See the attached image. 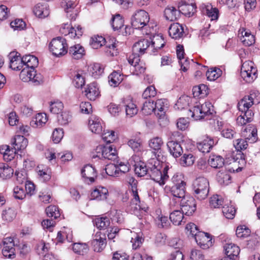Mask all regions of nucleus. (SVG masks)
Masks as SVG:
<instances>
[{
	"mask_svg": "<svg viewBox=\"0 0 260 260\" xmlns=\"http://www.w3.org/2000/svg\"><path fill=\"white\" fill-rule=\"evenodd\" d=\"M193 188H209L208 180L204 177H199L196 179L192 184Z\"/></svg>",
	"mask_w": 260,
	"mask_h": 260,
	"instance_id": "6e6d98bb",
	"label": "nucleus"
},
{
	"mask_svg": "<svg viewBox=\"0 0 260 260\" xmlns=\"http://www.w3.org/2000/svg\"><path fill=\"white\" fill-rule=\"evenodd\" d=\"M135 171L139 177L144 176L148 174V167L144 162L140 161L135 164Z\"/></svg>",
	"mask_w": 260,
	"mask_h": 260,
	"instance_id": "864d4df0",
	"label": "nucleus"
},
{
	"mask_svg": "<svg viewBox=\"0 0 260 260\" xmlns=\"http://www.w3.org/2000/svg\"><path fill=\"white\" fill-rule=\"evenodd\" d=\"M131 233L132 234L131 240L132 247L134 249H136L140 247L144 242L143 234L141 232L133 233L132 231H131Z\"/></svg>",
	"mask_w": 260,
	"mask_h": 260,
	"instance_id": "a19ab883",
	"label": "nucleus"
},
{
	"mask_svg": "<svg viewBox=\"0 0 260 260\" xmlns=\"http://www.w3.org/2000/svg\"><path fill=\"white\" fill-rule=\"evenodd\" d=\"M13 144L15 151L23 150L26 148L28 145V140L22 136L17 135L14 138Z\"/></svg>",
	"mask_w": 260,
	"mask_h": 260,
	"instance_id": "e433bc0d",
	"label": "nucleus"
},
{
	"mask_svg": "<svg viewBox=\"0 0 260 260\" xmlns=\"http://www.w3.org/2000/svg\"><path fill=\"white\" fill-rule=\"evenodd\" d=\"M148 174L151 178L160 185L165 184L168 180V169L162 162L156 158L150 159L148 162Z\"/></svg>",
	"mask_w": 260,
	"mask_h": 260,
	"instance_id": "f03ea898",
	"label": "nucleus"
},
{
	"mask_svg": "<svg viewBox=\"0 0 260 260\" xmlns=\"http://www.w3.org/2000/svg\"><path fill=\"white\" fill-rule=\"evenodd\" d=\"M238 37L243 45L250 46L255 42V36L250 30L244 27H241L238 31Z\"/></svg>",
	"mask_w": 260,
	"mask_h": 260,
	"instance_id": "ddd939ff",
	"label": "nucleus"
},
{
	"mask_svg": "<svg viewBox=\"0 0 260 260\" xmlns=\"http://www.w3.org/2000/svg\"><path fill=\"white\" fill-rule=\"evenodd\" d=\"M49 49L56 56L59 57L65 55L68 50L66 40L60 37L54 38L49 44Z\"/></svg>",
	"mask_w": 260,
	"mask_h": 260,
	"instance_id": "6e6552de",
	"label": "nucleus"
},
{
	"mask_svg": "<svg viewBox=\"0 0 260 260\" xmlns=\"http://www.w3.org/2000/svg\"><path fill=\"white\" fill-rule=\"evenodd\" d=\"M217 127L221 131L222 136L228 139H232L234 137L236 133L234 127L230 124L225 123L223 121H217Z\"/></svg>",
	"mask_w": 260,
	"mask_h": 260,
	"instance_id": "f3484780",
	"label": "nucleus"
},
{
	"mask_svg": "<svg viewBox=\"0 0 260 260\" xmlns=\"http://www.w3.org/2000/svg\"><path fill=\"white\" fill-rule=\"evenodd\" d=\"M155 110H157L161 113H165L168 107V102L167 99H157L154 102Z\"/></svg>",
	"mask_w": 260,
	"mask_h": 260,
	"instance_id": "bf43d9fd",
	"label": "nucleus"
},
{
	"mask_svg": "<svg viewBox=\"0 0 260 260\" xmlns=\"http://www.w3.org/2000/svg\"><path fill=\"white\" fill-rule=\"evenodd\" d=\"M217 179L220 184L228 185L231 182V176L225 169H222L217 173Z\"/></svg>",
	"mask_w": 260,
	"mask_h": 260,
	"instance_id": "49530a36",
	"label": "nucleus"
},
{
	"mask_svg": "<svg viewBox=\"0 0 260 260\" xmlns=\"http://www.w3.org/2000/svg\"><path fill=\"white\" fill-rule=\"evenodd\" d=\"M85 95L87 97L97 98L100 95V91L96 83L88 84L85 90Z\"/></svg>",
	"mask_w": 260,
	"mask_h": 260,
	"instance_id": "ea45409f",
	"label": "nucleus"
},
{
	"mask_svg": "<svg viewBox=\"0 0 260 260\" xmlns=\"http://www.w3.org/2000/svg\"><path fill=\"white\" fill-rule=\"evenodd\" d=\"M128 183L132 188V199L129 209L133 214H137L138 211L146 212L148 207L141 203L137 189V181L133 178H129Z\"/></svg>",
	"mask_w": 260,
	"mask_h": 260,
	"instance_id": "20e7f679",
	"label": "nucleus"
},
{
	"mask_svg": "<svg viewBox=\"0 0 260 260\" xmlns=\"http://www.w3.org/2000/svg\"><path fill=\"white\" fill-rule=\"evenodd\" d=\"M109 82L111 86H118L123 80V76L117 71L113 72L108 77Z\"/></svg>",
	"mask_w": 260,
	"mask_h": 260,
	"instance_id": "de8ad7c7",
	"label": "nucleus"
},
{
	"mask_svg": "<svg viewBox=\"0 0 260 260\" xmlns=\"http://www.w3.org/2000/svg\"><path fill=\"white\" fill-rule=\"evenodd\" d=\"M183 175L181 174H175L172 180L174 185L171 188L170 192L174 197L180 199L184 198L186 195V182L183 180Z\"/></svg>",
	"mask_w": 260,
	"mask_h": 260,
	"instance_id": "39448f33",
	"label": "nucleus"
},
{
	"mask_svg": "<svg viewBox=\"0 0 260 260\" xmlns=\"http://www.w3.org/2000/svg\"><path fill=\"white\" fill-rule=\"evenodd\" d=\"M164 13L166 19L170 21L175 20L178 15L177 10L174 7H168L165 10Z\"/></svg>",
	"mask_w": 260,
	"mask_h": 260,
	"instance_id": "680f3d73",
	"label": "nucleus"
},
{
	"mask_svg": "<svg viewBox=\"0 0 260 260\" xmlns=\"http://www.w3.org/2000/svg\"><path fill=\"white\" fill-rule=\"evenodd\" d=\"M155 110L154 101L152 99H148L143 104L142 112L145 115L151 114Z\"/></svg>",
	"mask_w": 260,
	"mask_h": 260,
	"instance_id": "4d7b16f0",
	"label": "nucleus"
},
{
	"mask_svg": "<svg viewBox=\"0 0 260 260\" xmlns=\"http://www.w3.org/2000/svg\"><path fill=\"white\" fill-rule=\"evenodd\" d=\"M179 11L185 16L190 17L196 12V6L194 4H187L181 2L178 6Z\"/></svg>",
	"mask_w": 260,
	"mask_h": 260,
	"instance_id": "393cba45",
	"label": "nucleus"
},
{
	"mask_svg": "<svg viewBox=\"0 0 260 260\" xmlns=\"http://www.w3.org/2000/svg\"><path fill=\"white\" fill-rule=\"evenodd\" d=\"M111 25L114 30H121L124 28V20L119 14H116L112 19Z\"/></svg>",
	"mask_w": 260,
	"mask_h": 260,
	"instance_id": "3c124183",
	"label": "nucleus"
},
{
	"mask_svg": "<svg viewBox=\"0 0 260 260\" xmlns=\"http://www.w3.org/2000/svg\"><path fill=\"white\" fill-rule=\"evenodd\" d=\"M61 5L67 13V16L71 20H75L78 14L75 3L71 0H63Z\"/></svg>",
	"mask_w": 260,
	"mask_h": 260,
	"instance_id": "4468645a",
	"label": "nucleus"
},
{
	"mask_svg": "<svg viewBox=\"0 0 260 260\" xmlns=\"http://www.w3.org/2000/svg\"><path fill=\"white\" fill-rule=\"evenodd\" d=\"M63 109V104L60 100L54 99L49 102V111L53 114H58Z\"/></svg>",
	"mask_w": 260,
	"mask_h": 260,
	"instance_id": "a18cd8bd",
	"label": "nucleus"
},
{
	"mask_svg": "<svg viewBox=\"0 0 260 260\" xmlns=\"http://www.w3.org/2000/svg\"><path fill=\"white\" fill-rule=\"evenodd\" d=\"M253 99H241L239 102L238 107L240 110L245 113L247 111L250 116H252L251 112L249 109L254 104Z\"/></svg>",
	"mask_w": 260,
	"mask_h": 260,
	"instance_id": "58836bf2",
	"label": "nucleus"
},
{
	"mask_svg": "<svg viewBox=\"0 0 260 260\" xmlns=\"http://www.w3.org/2000/svg\"><path fill=\"white\" fill-rule=\"evenodd\" d=\"M176 53L181 70L186 72L189 67V61L184 57V52L183 46L180 45L177 46Z\"/></svg>",
	"mask_w": 260,
	"mask_h": 260,
	"instance_id": "cd10ccee",
	"label": "nucleus"
},
{
	"mask_svg": "<svg viewBox=\"0 0 260 260\" xmlns=\"http://www.w3.org/2000/svg\"><path fill=\"white\" fill-rule=\"evenodd\" d=\"M241 76L247 83H252L257 77V70L253 62H244L241 68Z\"/></svg>",
	"mask_w": 260,
	"mask_h": 260,
	"instance_id": "0eeeda50",
	"label": "nucleus"
},
{
	"mask_svg": "<svg viewBox=\"0 0 260 260\" xmlns=\"http://www.w3.org/2000/svg\"><path fill=\"white\" fill-rule=\"evenodd\" d=\"M20 79L23 82H30L35 85H39L44 82L43 75L37 73L34 68L23 67L20 73Z\"/></svg>",
	"mask_w": 260,
	"mask_h": 260,
	"instance_id": "423d86ee",
	"label": "nucleus"
},
{
	"mask_svg": "<svg viewBox=\"0 0 260 260\" xmlns=\"http://www.w3.org/2000/svg\"><path fill=\"white\" fill-rule=\"evenodd\" d=\"M108 196V189L101 186L96 187L90 194L91 199L92 200H96L98 201L106 200Z\"/></svg>",
	"mask_w": 260,
	"mask_h": 260,
	"instance_id": "b1692460",
	"label": "nucleus"
},
{
	"mask_svg": "<svg viewBox=\"0 0 260 260\" xmlns=\"http://www.w3.org/2000/svg\"><path fill=\"white\" fill-rule=\"evenodd\" d=\"M89 250L88 246L86 243H76L73 245V251L78 254L83 255Z\"/></svg>",
	"mask_w": 260,
	"mask_h": 260,
	"instance_id": "0e129e2a",
	"label": "nucleus"
},
{
	"mask_svg": "<svg viewBox=\"0 0 260 260\" xmlns=\"http://www.w3.org/2000/svg\"><path fill=\"white\" fill-rule=\"evenodd\" d=\"M3 243L4 245L2 250L3 255L9 258H14L15 257V249L13 239L12 237H7L4 239Z\"/></svg>",
	"mask_w": 260,
	"mask_h": 260,
	"instance_id": "f8f14e48",
	"label": "nucleus"
},
{
	"mask_svg": "<svg viewBox=\"0 0 260 260\" xmlns=\"http://www.w3.org/2000/svg\"><path fill=\"white\" fill-rule=\"evenodd\" d=\"M257 131L254 125L249 124L242 132V136L247 140L249 143H253L257 140Z\"/></svg>",
	"mask_w": 260,
	"mask_h": 260,
	"instance_id": "dca6fc26",
	"label": "nucleus"
},
{
	"mask_svg": "<svg viewBox=\"0 0 260 260\" xmlns=\"http://www.w3.org/2000/svg\"><path fill=\"white\" fill-rule=\"evenodd\" d=\"M151 52H155L158 50L162 48L165 44V42L161 35L160 34L155 35L152 38H150Z\"/></svg>",
	"mask_w": 260,
	"mask_h": 260,
	"instance_id": "a878e982",
	"label": "nucleus"
},
{
	"mask_svg": "<svg viewBox=\"0 0 260 260\" xmlns=\"http://www.w3.org/2000/svg\"><path fill=\"white\" fill-rule=\"evenodd\" d=\"M197 244L203 249H207L212 245V238L207 233H198L194 238Z\"/></svg>",
	"mask_w": 260,
	"mask_h": 260,
	"instance_id": "2eb2a0df",
	"label": "nucleus"
},
{
	"mask_svg": "<svg viewBox=\"0 0 260 260\" xmlns=\"http://www.w3.org/2000/svg\"><path fill=\"white\" fill-rule=\"evenodd\" d=\"M16 216V212L13 209L8 208L3 211L2 218L7 222L12 221Z\"/></svg>",
	"mask_w": 260,
	"mask_h": 260,
	"instance_id": "774afa93",
	"label": "nucleus"
},
{
	"mask_svg": "<svg viewBox=\"0 0 260 260\" xmlns=\"http://www.w3.org/2000/svg\"><path fill=\"white\" fill-rule=\"evenodd\" d=\"M196 157L191 153H184L180 159V164L184 167L192 166L195 161Z\"/></svg>",
	"mask_w": 260,
	"mask_h": 260,
	"instance_id": "052dcab7",
	"label": "nucleus"
},
{
	"mask_svg": "<svg viewBox=\"0 0 260 260\" xmlns=\"http://www.w3.org/2000/svg\"><path fill=\"white\" fill-rule=\"evenodd\" d=\"M102 138L107 143H112L117 138V135L114 131L106 130L102 134Z\"/></svg>",
	"mask_w": 260,
	"mask_h": 260,
	"instance_id": "338daca9",
	"label": "nucleus"
},
{
	"mask_svg": "<svg viewBox=\"0 0 260 260\" xmlns=\"http://www.w3.org/2000/svg\"><path fill=\"white\" fill-rule=\"evenodd\" d=\"M223 248L226 257H232L234 259L239 255L240 251L239 247L232 243H226Z\"/></svg>",
	"mask_w": 260,
	"mask_h": 260,
	"instance_id": "2f4dec72",
	"label": "nucleus"
},
{
	"mask_svg": "<svg viewBox=\"0 0 260 260\" xmlns=\"http://www.w3.org/2000/svg\"><path fill=\"white\" fill-rule=\"evenodd\" d=\"M190 107L188 116L196 120L204 118L206 116L212 114L213 107L211 103L205 102L201 104L198 99H178L174 106L175 110H182Z\"/></svg>",
	"mask_w": 260,
	"mask_h": 260,
	"instance_id": "f257e3e1",
	"label": "nucleus"
},
{
	"mask_svg": "<svg viewBox=\"0 0 260 260\" xmlns=\"http://www.w3.org/2000/svg\"><path fill=\"white\" fill-rule=\"evenodd\" d=\"M94 224L98 229L105 230L110 225V222L109 218L102 217L95 218Z\"/></svg>",
	"mask_w": 260,
	"mask_h": 260,
	"instance_id": "5fc2aeb1",
	"label": "nucleus"
},
{
	"mask_svg": "<svg viewBox=\"0 0 260 260\" xmlns=\"http://www.w3.org/2000/svg\"><path fill=\"white\" fill-rule=\"evenodd\" d=\"M183 27L178 23H173L169 27V35L173 39H178L180 38L183 36Z\"/></svg>",
	"mask_w": 260,
	"mask_h": 260,
	"instance_id": "c85d7f7f",
	"label": "nucleus"
},
{
	"mask_svg": "<svg viewBox=\"0 0 260 260\" xmlns=\"http://www.w3.org/2000/svg\"><path fill=\"white\" fill-rule=\"evenodd\" d=\"M34 13L39 18H45L49 14V9L46 4H38L34 8Z\"/></svg>",
	"mask_w": 260,
	"mask_h": 260,
	"instance_id": "c9c22d12",
	"label": "nucleus"
},
{
	"mask_svg": "<svg viewBox=\"0 0 260 260\" xmlns=\"http://www.w3.org/2000/svg\"><path fill=\"white\" fill-rule=\"evenodd\" d=\"M102 122L100 117L95 115H91L88 119V128L92 133L101 134L103 130Z\"/></svg>",
	"mask_w": 260,
	"mask_h": 260,
	"instance_id": "a211bd4d",
	"label": "nucleus"
},
{
	"mask_svg": "<svg viewBox=\"0 0 260 260\" xmlns=\"http://www.w3.org/2000/svg\"><path fill=\"white\" fill-rule=\"evenodd\" d=\"M184 213L179 210H174L170 213V219L175 225H180L183 222Z\"/></svg>",
	"mask_w": 260,
	"mask_h": 260,
	"instance_id": "79ce46f5",
	"label": "nucleus"
},
{
	"mask_svg": "<svg viewBox=\"0 0 260 260\" xmlns=\"http://www.w3.org/2000/svg\"><path fill=\"white\" fill-rule=\"evenodd\" d=\"M208 164L212 168H220L224 164L223 158L219 155H212L208 159Z\"/></svg>",
	"mask_w": 260,
	"mask_h": 260,
	"instance_id": "8fccbe9b",
	"label": "nucleus"
},
{
	"mask_svg": "<svg viewBox=\"0 0 260 260\" xmlns=\"http://www.w3.org/2000/svg\"><path fill=\"white\" fill-rule=\"evenodd\" d=\"M98 150L103 151L102 155H104V158L108 159H115L117 154V150L112 145L103 146L99 145L98 146Z\"/></svg>",
	"mask_w": 260,
	"mask_h": 260,
	"instance_id": "bb28decb",
	"label": "nucleus"
},
{
	"mask_svg": "<svg viewBox=\"0 0 260 260\" xmlns=\"http://www.w3.org/2000/svg\"><path fill=\"white\" fill-rule=\"evenodd\" d=\"M105 39L101 36H94L90 40V45L92 48L97 49L105 44Z\"/></svg>",
	"mask_w": 260,
	"mask_h": 260,
	"instance_id": "13d9d810",
	"label": "nucleus"
},
{
	"mask_svg": "<svg viewBox=\"0 0 260 260\" xmlns=\"http://www.w3.org/2000/svg\"><path fill=\"white\" fill-rule=\"evenodd\" d=\"M24 67L35 69L38 65L39 61L37 57L32 55H26L23 57Z\"/></svg>",
	"mask_w": 260,
	"mask_h": 260,
	"instance_id": "c03bdc74",
	"label": "nucleus"
},
{
	"mask_svg": "<svg viewBox=\"0 0 260 260\" xmlns=\"http://www.w3.org/2000/svg\"><path fill=\"white\" fill-rule=\"evenodd\" d=\"M88 71L92 77L98 78L103 73L104 68L100 63H93L89 65Z\"/></svg>",
	"mask_w": 260,
	"mask_h": 260,
	"instance_id": "4c0bfd02",
	"label": "nucleus"
},
{
	"mask_svg": "<svg viewBox=\"0 0 260 260\" xmlns=\"http://www.w3.org/2000/svg\"><path fill=\"white\" fill-rule=\"evenodd\" d=\"M10 67L13 70H20L24 67L23 57L17 52H12L9 54Z\"/></svg>",
	"mask_w": 260,
	"mask_h": 260,
	"instance_id": "6ab92c4d",
	"label": "nucleus"
},
{
	"mask_svg": "<svg viewBox=\"0 0 260 260\" xmlns=\"http://www.w3.org/2000/svg\"><path fill=\"white\" fill-rule=\"evenodd\" d=\"M203 10L204 13L210 18L211 20H216L219 17V10L214 7L211 4H208L203 5Z\"/></svg>",
	"mask_w": 260,
	"mask_h": 260,
	"instance_id": "7c9ffc66",
	"label": "nucleus"
},
{
	"mask_svg": "<svg viewBox=\"0 0 260 260\" xmlns=\"http://www.w3.org/2000/svg\"><path fill=\"white\" fill-rule=\"evenodd\" d=\"M81 174L83 177L92 182L96 176V173L95 169L91 165H87L84 167L81 170Z\"/></svg>",
	"mask_w": 260,
	"mask_h": 260,
	"instance_id": "f704fd0d",
	"label": "nucleus"
},
{
	"mask_svg": "<svg viewBox=\"0 0 260 260\" xmlns=\"http://www.w3.org/2000/svg\"><path fill=\"white\" fill-rule=\"evenodd\" d=\"M164 145V141L161 138L155 137L149 141V146L154 151H159Z\"/></svg>",
	"mask_w": 260,
	"mask_h": 260,
	"instance_id": "603ef678",
	"label": "nucleus"
},
{
	"mask_svg": "<svg viewBox=\"0 0 260 260\" xmlns=\"http://www.w3.org/2000/svg\"><path fill=\"white\" fill-rule=\"evenodd\" d=\"M107 241L106 235L101 232H96L92 238L91 246L95 252H101L105 247Z\"/></svg>",
	"mask_w": 260,
	"mask_h": 260,
	"instance_id": "9d476101",
	"label": "nucleus"
},
{
	"mask_svg": "<svg viewBox=\"0 0 260 260\" xmlns=\"http://www.w3.org/2000/svg\"><path fill=\"white\" fill-rule=\"evenodd\" d=\"M128 61L131 65V70L135 75L143 73L145 70V66L144 62L140 61L139 56L133 54L128 57Z\"/></svg>",
	"mask_w": 260,
	"mask_h": 260,
	"instance_id": "9b49d317",
	"label": "nucleus"
},
{
	"mask_svg": "<svg viewBox=\"0 0 260 260\" xmlns=\"http://www.w3.org/2000/svg\"><path fill=\"white\" fill-rule=\"evenodd\" d=\"M150 17L148 13L143 10L136 11L131 18L132 26L136 28H144L145 34L147 35L153 34L156 30V24L149 22Z\"/></svg>",
	"mask_w": 260,
	"mask_h": 260,
	"instance_id": "7ed1b4c3",
	"label": "nucleus"
},
{
	"mask_svg": "<svg viewBox=\"0 0 260 260\" xmlns=\"http://www.w3.org/2000/svg\"><path fill=\"white\" fill-rule=\"evenodd\" d=\"M180 202L181 211L185 215H191L196 210V203L193 197L187 196L182 199Z\"/></svg>",
	"mask_w": 260,
	"mask_h": 260,
	"instance_id": "1a4fd4ad",
	"label": "nucleus"
},
{
	"mask_svg": "<svg viewBox=\"0 0 260 260\" xmlns=\"http://www.w3.org/2000/svg\"><path fill=\"white\" fill-rule=\"evenodd\" d=\"M13 174V169L7 164L0 163V177L3 179L11 177Z\"/></svg>",
	"mask_w": 260,
	"mask_h": 260,
	"instance_id": "09e8293b",
	"label": "nucleus"
},
{
	"mask_svg": "<svg viewBox=\"0 0 260 260\" xmlns=\"http://www.w3.org/2000/svg\"><path fill=\"white\" fill-rule=\"evenodd\" d=\"M48 120L45 113H39L34 116L30 122V126L35 128H41L45 126Z\"/></svg>",
	"mask_w": 260,
	"mask_h": 260,
	"instance_id": "4be33fe9",
	"label": "nucleus"
},
{
	"mask_svg": "<svg viewBox=\"0 0 260 260\" xmlns=\"http://www.w3.org/2000/svg\"><path fill=\"white\" fill-rule=\"evenodd\" d=\"M86 73L84 70H78L73 75V84L78 88H82L85 84Z\"/></svg>",
	"mask_w": 260,
	"mask_h": 260,
	"instance_id": "5701e85b",
	"label": "nucleus"
},
{
	"mask_svg": "<svg viewBox=\"0 0 260 260\" xmlns=\"http://www.w3.org/2000/svg\"><path fill=\"white\" fill-rule=\"evenodd\" d=\"M124 103L125 104V113L127 117H132L137 114L138 109L132 99H126Z\"/></svg>",
	"mask_w": 260,
	"mask_h": 260,
	"instance_id": "72a5a7b5",
	"label": "nucleus"
},
{
	"mask_svg": "<svg viewBox=\"0 0 260 260\" xmlns=\"http://www.w3.org/2000/svg\"><path fill=\"white\" fill-rule=\"evenodd\" d=\"M106 174L112 177H119L117 164L110 163L107 165L105 168Z\"/></svg>",
	"mask_w": 260,
	"mask_h": 260,
	"instance_id": "69168bd1",
	"label": "nucleus"
},
{
	"mask_svg": "<svg viewBox=\"0 0 260 260\" xmlns=\"http://www.w3.org/2000/svg\"><path fill=\"white\" fill-rule=\"evenodd\" d=\"M214 144V140L213 138L209 136H205L202 141L197 143V148L202 153H208Z\"/></svg>",
	"mask_w": 260,
	"mask_h": 260,
	"instance_id": "412c9836",
	"label": "nucleus"
},
{
	"mask_svg": "<svg viewBox=\"0 0 260 260\" xmlns=\"http://www.w3.org/2000/svg\"><path fill=\"white\" fill-rule=\"evenodd\" d=\"M69 53L75 59H81L85 54V50L81 45L76 44L70 47Z\"/></svg>",
	"mask_w": 260,
	"mask_h": 260,
	"instance_id": "473e14b6",
	"label": "nucleus"
},
{
	"mask_svg": "<svg viewBox=\"0 0 260 260\" xmlns=\"http://www.w3.org/2000/svg\"><path fill=\"white\" fill-rule=\"evenodd\" d=\"M150 43L147 39H142L136 42L133 47V51L135 56L143 54L147 49L151 52Z\"/></svg>",
	"mask_w": 260,
	"mask_h": 260,
	"instance_id": "aec40b11",
	"label": "nucleus"
},
{
	"mask_svg": "<svg viewBox=\"0 0 260 260\" xmlns=\"http://www.w3.org/2000/svg\"><path fill=\"white\" fill-rule=\"evenodd\" d=\"M15 151L10 150L7 145H3L0 147V153L3 155L5 160H11L14 157Z\"/></svg>",
	"mask_w": 260,
	"mask_h": 260,
	"instance_id": "e2e57ef3",
	"label": "nucleus"
},
{
	"mask_svg": "<svg viewBox=\"0 0 260 260\" xmlns=\"http://www.w3.org/2000/svg\"><path fill=\"white\" fill-rule=\"evenodd\" d=\"M167 146L170 154L175 158L180 156L183 153V149L181 144L177 142L174 141H169L167 143Z\"/></svg>",
	"mask_w": 260,
	"mask_h": 260,
	"instance_id": "c756f323",
	"label": "nucleus"
},
{
	"mask_svg": "<svg viewBox=\"0 0 260 260\" xmlns=\"http://www.w3.org/2000/svg\"><path fill=\"white\" fill-rule=\"evenodd\" d=\"M209 93V89L205 84H201L196 86L192 88V94L193 98H197L201 95L200 98H204L208 95Z\"/></svg>",
	"mask_w": 260,
	"mask_h": 260,
	"instance_id": "37998d69",
	"label": "nucleus"
}]
</instances>
